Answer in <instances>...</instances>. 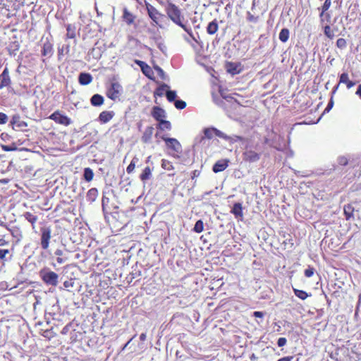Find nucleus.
<instances>
[{
    "instance_id": "obj_36",
    "label": "nucleus",
    "mask_w": 361,
    "mask_h": 361,
    "mask_svg": "<svg viewBox=\"0 0 361 361\" xmlns=\"http://www.w3.org/2000/svg\"><path fill=\"white\" fill-rule=\"evenodd\" d=\"M166 96L168 101L170 102H174L177 97L176 91L173 90H167L166 92Z\"/></svg>"
},
{
    "instance_id": "obj_7",
    "label": "nucleus",
    "mask_w": 361,
    "mask_h": 361,
    "mask_svg": "<svg viewBox=\"0 0 361 361\" xmlns=\"http://www.w3.org/2000/svg\"><path fill=\"white\" fill-rule=\"evenodd\" d=\"M122 92V86L118 82H113L108 88L106 94L109 98L115 101L119 99Z\"/></svg>"
},
{
    "instance_id": "obj_41",
    "label": "nucleus",
    "mask_w": 361,
    "mask_h": 361,
    "mask_svg": "<svg viewBox=\"0 0 361 361\" xmlns=\"http://www.w3.org/2000/svg\"><path fill=\"white\" fill-rule=\"evenodd\" d=\"M109 202V198L106 197L104 195H103L102 200V207L103 212H106V207Z\"/></svg>"
},
{
    "instance_id": "obj_15",
    "label": "nucleus",
    "mask_w": 361,
    "mask_h": 361,
    "mask_svg": "<svg viewBox=\"0 0 361 361\" xmlns=\"http://www.w3.org/2000/svg\"><path fill=\"white\" fill-rule=\"evenodd\" d=\"M154 133V128L152 126H148L145 128L143 135L141 137L142 141L144 143H149L151 142L152 135Z\"/></svg>"
},
{
    "instance_id": "obj_9",
    "label": "nucleus",
    "mask_w": 361,
    "mask_h": 361,
    "mask_svg": "<svg viewBox=\"0 0 361 361\" xmlns=\"http://www.w3.org/2000/svg\"><path fill=\"white\" fill-rule=\"evenodd\" d=\"M11 125L12 126L13 129L16 130H24V128L27 127V123L25 121L21 120V118L18 114H15L13 116L11 121Z\"/></svg>"
},
{
    "instance_id": "obj_2",
    "label": "nucleus",
    "mask_w": 361,
    "mask_h": 361,
    "mask_svg": "<svg viewBox=\"0 0 361 361\" xmlns=\"http://www.w3.org/2000/svg\"><path fill=\"white\" fill-rule=\"evenodd\" d=\"M165 11L172 22L181 27L192 39L195 40L191 28L183 23L182 20L184 19V17L180 9L176 5L171 2H168L165 6Z\"/></svg>"
},
{
    "instance_id": "obj_57",
    "label": "nucleus",
    "mask_w": 361,
    "mask_h": 361,
    "mask_svg": "<svg viewBox=\"0 0 361 361\" xmlns=\"http://www.w3.org/2000/svg\"><path fill=\"white\" fill-rule=\"evenodd\" d=\"M293 356H287V357H283L282 358H280L277 361H291L293 360Z\"/></svg>"
},
{
    "instance_id": "obj_26",
    "label": "nucleus",
    "mask_w": 361,
    "mask_h": 361,
    "mask_svg": "<svg viewBox=\"0 0 361 361\" xmlns=\"http://www.w3.org/2000/svg\"><path fill=\"white\" fill-rule=\"evenodd\" d=\"M169 88V86L168 85L165 83L161 84L156 89L154 96L162 97Z\"/></svg>"
},
{
    "instance_id": "obj_38",
    "label": "nucleus",
    "mask_w": 361,
    "mask_h": 361,
    "mask_svg": "<svg viewBox=\"0 0 361 361\" xmlns=\"http://www.w3.org/2000/svg\"><path fill=\"white\" fill-rule=\"evenodd\" d=\"M161 167L167 171H171L173 169L172 163L166 159H162Z\"/></svg>"
},
{
    "instance_id": "obj_11",
    "label": "nucleus",
    "mask_w": 361,
    "mask_h": 361,
    "mask_svg": "<svg viewBox=\"0 0 361 361\" xmlns=\"http://www.w3.org/2000/svg\"><path fill=\"white\" fill-rule=\"evenodd\" d=\"M11 78L7 68H5L0 75V90L8 86L11 84Z\"/></svg>"
},
{
    "instance_id": "obj_20",
    "label": "nucleus",
    "mask_w": 361,
    "mask_h": 361,
    "mask_svg": "<svg viewBox=\"0 0 361 361\" xmlns=\"http://www.w3.org/2000/svg\"><path fill=\"white\" fill-rule=\"evenodd\" d=\"M98 190L95 188L90 189L87 192V200L90 203L94 202L98 197Z\"/></svg>"
},
{
    "instance_id": "obj_43",
    "label": "nucleus",
    "mask_w": 361,
    "mask_h": 361,
    "mask_svg": "<svg viewBox=\"0 0 361 361\" xmlns=\"http://www.w3.org/2000/svg\"><path fill=\"white\" fill-rule=\"evenodd\" d=\"M347 43L345 39L343 38H339L336 41V46L339 49H344L346 47Z\"/></svg>"
},
{
    "instance_id": "obj_10",
    "label": "nucleus",
    "mask_w": 361,
    "mask_h": 361,
    "mask_svg": "<svg viewBox=\"0 0 361 361\" xmlns=\"http://www.w3.org/2000/svg\"><path fill=\"white\" fill-rule=\"evenodd\" d=\"M146 9L149 17L154 22L158 24L159 17L162 16V14L152 5L146 3Z\"/></svg>"
},
{
    "instance_id": "obj_47",
    "label": "nucleus",
    "mask_w": 361,
    "mask_h": 361,
    "mask_svg": "<svg viewBox=\"0 0 361 361\" xmlns=\"http://www.w3.org/2000/svg\"><path fill=\"white\" fill-rule=\"evenodd\" d=\"M1 148L5 152H12L17 149V147L15 144H12V145H1Z\"/></svg>"
},
{
    "instance_id": "obj_58",
    "label": "nucleus",
    "mask_w": 361,
    "mask_h": 361,
    "mask_svg": "<svg viewBox=\"0 0 361 361\" xmlns=\"http://www.w3.org/2000/svg\"><path fill=\"white\" fill-rule=\"evenodd\" d=\"M355 94L357 95L361 99V84L358 85Z\"/></svg>"
},
{
    "instance_id": "obj_44",
    "label": "nucleus",
    "mask_w": 361,
    "mask_h": 361,
    "mask_svg": "<svg viewBox=\"0 0 361 361\" xmlns=\"http://www.w3.org/2000/svg\"><path fill=\"white\" fill-rule=\"evenodd\" d=\"M258 16H255L251 12H247V20L251 23H257L258 21Z\"/></svg>"
},
{
    "instance_id": "obj_27",
    "label": "nucleus",
    "mask_w": 361,
    "mask_h": 361,
    "mask_svg": "<svg viewBox=\"0 0 361 361\" xmlns=\"http://www.w3.org/2000/svg\"><path fill=\"white\" fill-rule=\"evenodd\" d=\"M158 128H159L161 130H171V123L169 121L162 119L159 121L158 124Z\"/></svg>"
},
{
    "instance_id": "obj_37",
    "label": "nucleus",
    "mask_w": 361,
    "mask_h": 361,
    "mask_svg": "<svg viewBox=\"0 0 361 361\" xmlns=\"http://www.w3.org/2000/svg\"><path fill=\"white\" fill-rule=\"evenodd\" d=\"M353 208L351 205H347L344 207V214L346 219H349L353 216Z\"/></svg>"
},
{
    "instance_id": "obj_59",
    "label": "nucleus",
    "mask_w": 361,
    "mask_h": 361,
    "mask_svg": "<svg viewBox=\"0 0 361 361\" xmlns=\"http://www.w3.org/2000/svg\"><path fill=\"white\" fill-rule=\"evenodd\" d=\"M200 174V172L197 170H195L192 171V178L194 179L196 177H198Z\"/></svg>"
},
{
    "instance_id": "obj_23",
    "label": "nucleus",
    "mask_w": 361,
    "mask_h": 361,
    "mask_svg": "<svg viewBox=\"0 0 361 361\" xmlns=\"http://www.w3.org/2000/svg\"><path fill=\"white\" fill-rule=\"evenodd\" d=\"M90 102L92 106H99L104 103V97L99 94H95L91 97Z\"/></svg>"
},
{
    "instance_id": "obj_17",
    "label": "nucleus",
    "mask_w": 361,
    "mask_h": 361,
    "mask_svg": "<svg viewBox=\"0 0 361 361\" xmlns=\"http://www.w3.org/2000/svg\"><path fill=\"white\" fill-rule=\"evenodd\" d=\"M227 167V160H219L214 164L212 170L214 173H218L224 171Z\"/></svg>"
},
{
    "instance_id": "obj_5",
    "label": "nucleus",
    "mask_w": 361,
    "mask_h": 361,
    "mask_svg": "<svg viewBox=\"0 0 361 361\" xmlns=\"http://www.w3.org/2000/svg\"><path fill=\"white\" fill-rule=\"evenodd\" d=\"M51 238V228L50 226L40 228V245L43 250H47Z\"/></svg>"
},
{
    "instance_id": "obj_22",
    "label": "nucleus",
    "mask_w": 361,
    "mask_h": 361,
    "mask_svg": "<svg viewBox=\"0 0 361 361\" xmlns=\"http://www.w3.org/2000/svg\"><path fill=\"white\" fill-rule=\"evenodd\" d=\"M53 54V46L49 42H46L43 44V48L42 51V54L44 56H51Z\"/></svg>"
},
{
    "instance_id": "obj_21",
    "label": "nucleus",
    "mask_w": 361,
    "mask_h": 361,
    "mask_svg": "<svg viewBox=\"0 0 361 361\" xmlns=\"http://www.w3.org/2000/svg\"><path fill=\"white\" fill-rule=\"evenodd\" d=\"M123 18L128 25H131L134 23L135 17L127 8H124Z\"/></svg>"
},
{
    "instance_id": "obj_39",
    "label": "nucleus",
    "mask_w": 361,
    "mask_h": 361,
    "mask_svg": "<svg viewBox=\"0 0 361 361\" xmlns=\"http://www.w3.org/2000/svg\"><path fill=\"white\" fill-rule=\"evenodd\" d=\"M204 229V224L202 222V220H198L195 224V226H194V231L196 232V233H201Z\"/></svg>"
},
{
    "instance_id": "obj_55",
    "label": "nucleus",
    "mask_w": 361,
    "mask_h": 361,
    "mask_svg": "<svg viewBox=\"0 0 361 361\" xmlns=\"http://www.w3.org/2000/svg\"><path fill=\"white\" fill-rule=\"evenodd\" d=\"M333 105H334V102H333V99H331V100L329 101V102L328 103L326 109H325V111H329L331 108L333 107Z\"/></svg>"
},
{
    "instance_id": "obj_40",
    "label": "nucleus",
    "mask_w": 361,
    "mask_h": 361,
    "mask_svg": "<svg viewBox=\"0 0 361 361\" xmlns=\"http://www.w3.org/2000/svg\"><path fill=\"white\" fill-rule=\"evenodd\" d=\"M157 47L160 49V51H161L163 53H165L166 51V47L164 44V43L163 42L161 37H159L157 39Z\"/></svg>"
},
{
    "instance_id": "obj_28",
    "label": "nucleus",
    "mask_w": 361,
    "mask_h": 361,
    "mask_svg": "<svg viewBox=\"0 0 361 361\" xmlns=\"http://www.w3.org/2000/svg\"><path fill=\"white\" fill-rule=\"evenodd\" d=\"M289 30L287 28H283L279 35V39L282 42H286L289 38Z\"/></svg>"
},
{
    "instance_id": "obj_51",
    "label": "nucleus",
    "mask_w": 361,
    "mask_h": 361,
    "mask_svg": "<svg viewBox=\"0 0 361 361\" xmlns=\"http://www.w3.org/2000/svg\"><path fill=\"white\" fill-rule=\"evenodd\" d=\"M8 121V116L4 113L0 112V124H5Z\"/></svg>"
},
{
    "instance_id": "obj_46",
    "label": "nucleus",
    "mask_w": 361,
    "mask_h": 361,
    "mask_svg": "<svg viewBox=\"0 0 361 361\" xmlns=\"http://www.w3.org/2000/svg\"><path fill=\"white\" fill-rule=\"evenodd\" d=\"M174 105L178 109H183L186 106V103L183 100L175 101Z\"/></svg>"
},
{
    "instance_id": "obj_45",
    "label": "nucleus",
    "mask_w": 361,
    "mask_h": 361,
    "mask_svg": "<svg viewBox=\"0 0 361 361\" xmlns=\"http://www.w3.org/2000/svg\"><path fill=\"white\" fill-rule=\"evenodd\" d=\"M331 0H325L323 6H322V13L320 14V16H322L324 13L325 11H326L329 7L331 6Z\"/></svg>"
},
{
    "instance_id": "obj_19",
    "label": "nucleus",
    "mask_w": 361,
    "mask_h": 361,
    "mask_svg": "<svg viewBox=\"0 0 361 361\" xmlns=\"http://www.w3.org/2000/svg\"><path fill=\"white\" fill-rule=\"evenodd\" d=\"M231 213L235 216V218H243V207L240 202L235 203L231 209Z\"/></svg>"
},
{
    "instance_id": "obj_60",
    "label": "nucleus",
    "mask_w": 361,
    "mask_h": 361,
    "mask_svg": "<svg viewBox=\"0 0 361 361\" xmlns=\"http://www.w3.org/2000/svg\"><path fill=\"white\" fill-rule=\"evenodd\" d=\"M68 330H69V325H66V326H65L63 328V329H62V331H61V334H67V332L68 331Z\"/></svg>"
},
{
    "instance_id": "obj_31",
    "label": "nucleus",
    "mask_w": 361,
    "mask_h": 361,
    "mask_svg": "<svg viewBox=\"0 0 361 361\" xmlns=\"http://www.w3.org/2000/svg\"><path fill=\"white\" fill-rule=\"evenodd\" d=\"M11 233L13 237L20 240L23 238V234L19 228L14 227L11 230Z\"/></svg>"
},
{
    "instance_id": "obj_8",
    "label": "nucleus",
    "mask_w": 361,
    "mask_h": 361,
    "mask_svg": "<svg viewBox=\"0 0 361 361\" xmlns=\"http://www.w3.org/2000/svg\"><path fill=\"white\" fill-rule=\"evenodd\" d=\"M49 118L53 120L59 124H61L66 126H69L71 123V118L66 115L61 114L59 111H54L49 116Z\"/></svg>"
},
{
    "instance_id": "obj_62",
    "label": "nucleus",
    "mask_w": 361,
    "mask_h": 361,
    "mask_svg": "<svg viewBox=\"0 0 361 361\" xmlns=\"http://www.w3.org/2000/svg\"><path fill=\"white\" fill-rule=\"evenodd\" d=\"M146 338H147V335H146V334H145V333H142V334H140V341H145Z\"/></svg>"
},
{
    "instance_id": "obj_13",
    "label": "nucleus",
    "mask_w": 361,
    "mask_h": 361,
    "mask_svg": "<svg viewBox=\"0 0 361 361\" xmlns=\"http://www.w3.org/2000/svg\"><path fill=\"white\" fill-rule=\"evenodd\" d=\"M135 63L140 66L143 74L151 78V74H152L153 72L149 66H148L145 62L139 60H136Z\"/></svg>"
},
{
    "instance_id": "obj_53",
    "label": "nucleus",
    "mask_w": 361,
    "mask_h": 361,
    "mask_svg": "<svg viewBox=\"0 0 361 361\" xmlns=\"http://www.w3.org/2000/svg\"><path fill=\"white\" fill-rule=\"evenodd\" d=\"M9 252L8 250L6 249H0V259H3L5 258L6 255Z\"/></svg>"
},
{
    "instance_id": "obj_34",
    "label": "nucleus",
    "mask_w": 361,
    "mask_h": 361,
    "mask_svg": "<svg viewBox=\"0 0 361 361\" xmlns=\"http://www.w3.org/2000/svg\"><path fill=\"white\" fill-rule=\"evenodd\" d=\"M350 157L347 155L339 156L337 159V162L340 166H346L348 164Z\"/></svg>"
},
{
    "instance_id": "obj_56",
    "label": "nucleus",
    "mask_w": 361,
    "mask_h": 361,
    "mask_svg": "<svg viewBox=\"0 0 361 361\" xmlns=\"http://www.w3.org/2000/svg\"><path fill=\"white\" fill-rule=\"evenodd\" d=\"M253 315L255 317L262 318L264 315V312L259 311H255L253 312Z\"/></svg>"
},
{
    "instance_id": "obj_50",
    "label": "nucleus",
    "mask_w": 361,
    "mask_h": 361,
    "mask_svg": "<svg viewBox=\"0 0 361 361\" xmlns=\"http://www.w3.org/2000/svg\"><path fill=\"white\" fill-rule=\"evenodd\" d=\"M286 343H287V340L284 337H281L277 341V345L279 347H283V346L286 345Z\"/></svg>"
},
{
    "instance_id": "obj_14",
    "label": "nucleus",
    "mask_w": 361,
    "mask_h": 361,
    "mask_svg": "<svg viewBox=\"0 0 361 361\" xmlns=\"http://www.w3.org/2000/svg\"><path fill=\"white\" fill-rule=\"evenodd\" d=\"M339 83H343L346 85L348 89H350L355 85V82H353L349 79L348 74L347 73H343L339 77Z\"/></svg>"
},
{
    "instance_id": "obj_16",
    "label": "nucleus",
    "mask_w": 361,
    "mask_h": 361,
    "mask_svg": "<svg viewBox=\"0 0 361 361\" xmlns=\"http://www.w3.org/2000/svg\"><path fill=\"white\" fill-rule=\"evenodd\" d=\"M114 111H104L100 113L99 120L102 123H106L114 117Z\"/></svg>"
},
{
    "instance_id": "obj_4",
    "label": "nucleus",
    "mask_w": 361,
    "mask_h": 361,
    "mask_svg": "<svg viewBox=\"0 0 361 361\" xmlns=\"http://www.w3.org/2000/svg\"><path fill=\"white\" fill-rule=\"evenodd\" d=\"M42 280L47 285L56 286L58 284L59 275L49 269H43L39 271Z\"/></svg>"
},
{
    "instance_id": "obj_63",
    "label": "nucleus",
    "mask_w": 361,
    "mask_h": 361,
    "mask_svg": "<svg viewBox=\"0 0 361 361\" xmlns=\"http://www.w3.org/2000/svg\"><path fill=\"white\" fill-rule=\"evenodd\" d=\"M56 261L59 264H63L65 262V260L60 257H57Z\"/></svg>"
},
{
    "instance_id": "obj_1",
    "label": "nucleus",
    "mask_w": 361,
    "mask_h": 361,
    "mask_svg": "<svg viewBox=\"0 0 361 361\" xmlns=\"http://www.w3.org/2000/svg\"><path fill=\"white\" fill-rule=\"evenodd\" d=\"M203 135L197 136L195 138L194 144L195 146L202 147L205 145L207 139L210 140L213 138L214 135L228 141L230 143H234L243 140V137L238 135L228 136L214 127L204 128L203 130Z\"/></svg>"
},
{
    "instance_id": "obj_25",
    "label": "nucleus",
    "mask_w": 361,
    "mask_h": 361,
    "mask_svg": "<svg viewBox=\"0 0 361 361\" xmlns=\"http://www.w3.org/2000/svg\"><path fill=\"white\" fill-rule=\"evenodd\" d=\"M152 178V171L149 166H147L143 170L142 173L140 176V178L142 181L145 182Z\"/></svg>"
},
{
    "instance_id": "obj_6",
    "label": "nucleus",
    "mask_w": 361,
    "mask_h": 361,
    "mask_svg": "<svg viewBox=\"0 0 361 361\" xmlns=\"http://www.w3.org/2000/svg\"><path fill=\"white\" fill-rule=\"evenodd\" d=\"M161 139L165 141L166 147L173 151V157H178V154H181L182 146L177 139L169 138L164 135L161 137Z\"/></svg>"
},
{
    "instance_id": "obj_54",
    "label": "nucleus",
    "mask_w": 361,
    "mask_h": 361,
    "mask_svg": "<svg viewBox=\"0 0 361 361\" xmlns=\"http://www.w3.org/2000/svg\"><path fill=\"white\" fill-rule=\"evenodd\" d=\"M52 332L51 331V330H45L43 331V333L42 334V335L45 337V338H50L52 337V335H51Z\"/></svg>"
},
{
    "instance_id": "obj_52",
    "label": "nucleus",
    "mask_w": 361,
    "mask_h": 361,
    "mask_svg": "<svg viewBox=\"0 0 361 361\" xmlns=\"http://www.w3.org/2000/svg\"><path fill=\"white\" fill-rule=\"evenodd\" d=\"M155 70L158 72L159 75L162 79H165V73L164 71L158 66H156L154 67Z\"/></svg>"
},
{
    "instance_id": "obj_64",
    "label": "nucleus",
    "mask_w": 361,
    "mask_h": 361,
    "mask_svg": "<svg viewBox=\"0 0 361 361\" xmlns=\"http://www.w3.org/2000/svg\"><path fill=\"white\" fill-rule=\"evenodd\" d=\"M256 359H257V357L254 354H252L250 357V360H255Z\"/></svg>"
},
{
    "instance_id": "obj_29",
    "label": "nucleus",
    "mask_w": 361,
    "mask_h": 361,
    "mask_svg": "<svg viewBox=\"0 0 361 361\" xmlns=\"http://www.w3.org/2000/svg\"><path fill=\"white\" fill-rule=\"evenodd\" d=\"M24 217L27 221H28L30 223H31L32 228H35V224L37 220V216L35 215H33L30 212H25L24 214Z\"/></svg>"
},
{
    "instance_id": "obj_42",
    "label": "nucleus",
    "mask_w": 361,
    "mask_h": 361,
    "mask_svg": "<svg viewBox=\"0 0 361 361\" xmlns=\"http://www.w3.org/2000/svg\"><path fill=\"white\" fill-rule=\"evenodd\" d=\"M66 30H67V37L68 38H74L75 36V31L73 29V27L71 26V25H68L66 26Z\"/></svg>"
},
{
    "instance_id": "obj_24",
    "label": "nucleus",
    "mask_w": 361,
    "mask_h": 361,
    "mask_svg": "<svg viewBox=\"0 0 361 361\" xmlns=\"http://www.w3.org/2000/svg\"><path fill=\"white\" fill-rule=\"evenodd\" d=\"M219 26L217 21L216 20H214L213 21L210 22L207 27V32L209 35H214L215 34L218 30Z\"/></svg>"
},
{
    "instance_id": "obj_48",
    "label": "nucleus",
    "mask_w": 361,
    "mask_h": 361,
    "mask_svg": "<svg viewBox=\"0 0 361 361\" xmlns=\"http://www.w3.org/2000/svg\"><path fill=\"white\" fill-rule=\"evenodd\" d=\"M314 273V269L313 267H309L307 269L305 270V276L307 278L312 277Z\"/></svg>"
},
{
    "instance_id": "obj_30",
    "label": "nucleus",
    "mask_w": 361,
    "mask_h": 361,
    "mask_svg": "<svg viewBox=\"0 0 361 361\" xmlns=\"http://www.w3.org/2000/svg\"><path fill=\"white\" fill-rule=\"evenodd\" d=\"M83 176L86 181H91L94 177L93 171L90 168H85L84 170Z\"/></svg>"
},
{
    "instance_id": "obj_32",
    "label": "nucleus",
    "mask_w": 361,
    "mask_h": 361,
    "mask_svg": "<svg viewBox=\"0 0 361 361\" xmlns=\"http://www.w3.org/2000/svg\"><path fill=\"white\" fill-rule=\"evenodd\" d=\"M293 292L295 295L300 298L301 300H305L307 297H309L310 295H308L307 293H306L304 290H298L296 288H293Z\"/></svg>"
},
{
    "instance_id": "obj_3",
    "label": "nucleus",
    "mask_w": 361,
    "mask_h": 361,
    "mask_svg": "<svg viewBox=\"0 0 361 361\" xmlns=\"http://www.w3.org/2000/svg\"><path fill=\"white\" fill-rule=\"evenodd\" d=\"M258 147L259 145L257 143L254 144L251 142H248L243 153V160L250 163L258 161L261 157V152Z\"/></svg>"
},
{
    "instance_id": "obj_49",
    "label": "nucleus",
    "mask_w": 361,
    "mask_h": 361,
    "mask_svg": "<svg viewBox=\"0 0 361 361\" xmlns=\"http://www.w3.org/2000/svg\"><path fill=\"white\" fill-rule=\"evenodd\" d=\"M74 281L73 279H70V280H67L66 281L63 282V286L66 288H73V286H74Z\"/></svg>"
},
{
    "instance_id": "obj_18",
    "label": "nucleus",
    "mask_w": 361,
    "mask_h": 361,
    "mask_svg": "<svg viewBox=\"0 0 361 361\" xmlns=\"http://www.w3.org/2000/svg\"><path fill=\"white\" fill-rule=\"evenodd\" d=\"M79 83L82 85H87L92 81V77L90 73H81L78 77Z\"/></svg>"
},
{
    "instance_id": "obj_61",
    "label": "nucleus",
    "mask_w": 361,
    "mask_h": 361,
    "mask_svg": "<svg viewBox=\"0 0 361 361\" xmlns=\"http://www.w3.org/2000/svg\"><path fill=\"white\" fill-rule=\"evenodd\" d=\"M54 254L55 255L60 257L63 255V251L61 250L57 249L55 251Z\"/></svg>"
},
{
    "instance_id": "obj_33",
    "label": "nucleus",
    "mask_w": 361,
    "mask_h": 361,
    "mask_svg": "<svg viewBox=\"0 0 361 361\" xmlns=\"http://www.w3.org/2000/svg\"><path fill=\"white\" fill-rule=\"evenodd\" d=\"M139 161V159L136 157H133L130 164L126 168V171L128 173H132L135 167L136 163H137Z\"/></svg>"
},
{
    "instance_id": "obj_12",
    "label": "nucleus",
    "mask_w": 361,
    "mask_h": 361,
    "mask_svg": "<svg viewBox=\"0 0 361 361\" xmlns=\"http://www.w3.org/2000/svg\"><path fill=\"white\" fill-rule=\"evenodd\" d=\"M152 117L157 121L166 117V111L159 106H154L152 111Z\"/></svg>"
},
{
    "instance_id": "obj_35",
    "label": "nucleus",
    "mask_w": 361,
    "mask_h": 361,
    "mask_svg": "<svg viewBox=\"0 0 361 361\" xmlns=\"http://www.w3.org/2000/svg\"><path fill=\"white\" fill-rule=\"evenodd\" d=\"M324 35L331 39H332L335 36L334 31L331 29L329 25L324 26Z\"/></svg>"
}]
</instances>
